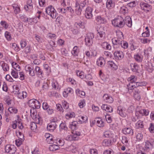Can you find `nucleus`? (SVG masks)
<instances>
[{
	"mask_svg": "<svg viewBox=\"0 0 154 154\" xmlns=\"http://www.w3.org/2000/svg\"><path fill=\"white\" fill-rule=\"evenodd\" d=\"M124 20L123 17L120 16H119L112 20V24L114 26L122 28L124 26Z\"/></svg>",
	"mask_w": 154,
	"mask_h": 154,
	"instance_id": "f257e3e1",
	"label": "nucleus"
},
{
	"mask_svg": "<svg viewBox=\"0 0 154 154\" xmlns=\"http://www.w3.org/2000/svg\"><path fill=\"white\" fill-rule=\"evenodd\" d=\"M47 14L52 18L55 19L57 15V14L54 8L51 5L48 6L46 8Z\"/></svg>",
	"mask_w": 154,
	"mask_h": 154,
	"instance_id": "f03ea898",
	"label": "nucleus"
},
{
	"mask_svg": "<svg viewBox=\"0 0 154 154\" xmlns=\"http://www.w3.org/2000/svg\"><path fill=\"white\" fill-rule=\"evenodd\" d=\"M118 38H114L112 39V42L113 45H120L122 40L123 39V35L121 31L117 32Z\"/></svg>",
	"mask_w": 154,
	"mask_h": 154,
	"instance_id": "7ed1b4c3",
	"label": "nucleus"
},
{
	"mask_svg": "<svg viewBox=\"0 0 154 154\" xmlns=\"http://www.w3.org/2000/svg\"><path fill=\"white\" fill-rule=\"evenodd\" d=\"M94 37V34L90 32L88 33L85 38L86 45L88 46L91 45L93 43V39Z\"/></svg>",
	"mask_w": 154,
	"mask_h": 154,
	"instance_id": "20e7f679",
	"label": "nucleus"
},
{
	"mask_svg": "<svg viewBox=\"0 0 154 154\" xmlns=\"http://www.w3.org/2000/svg\"><path fill=\"white\" fill-rule=\"evenodd\" d=\"M128 80L129 81L130 83L127 85V87L128 89L132 90L134 89L135 85L133 83L136 82L137 80V78L134 75H132L128 79Z\"/></svg>",
	"mask_w": 154,
	"mask_h": 154,
	"instance_id": "39448f33",
	"label": "nucleus"
},
{
	"mask_svg": "<svg viewBox=\"0 0 154 154\" xmlns=\"http://www.w3.org/2000/svg\"><path fill=\"white\" fill-rule=\"evenodd\" d=\"M154 144V140L152 139H149L145 141L144 147L146 150L151 149L153 148Z\"/></svg>",
	"mask_w": 154,
	"mask_h": 154,
	"instance_id": "423d86ee",
	"label": "nucleus"
},
{
	"mask_svg": "<svg viewBox=\"0 0 154 154\" xmlns=\"http://www.w3.org/2000/svg\"><path fill=\"white\" fill-rule=\"evenodd\" d=\"M5 149L6 152L9 154H14L16 151V147L13 145H7Z\"/></svg>",
	"mask_w": 154,
	"mask_h": 154,
	"instance_id": "0eeeda50",
	"label": "nucleus"
},
{
	"mask_svg": "<svg viewBox=\"0 0 154 154\" xmlns=\"http://www.w3.org/2000/svg\"><path fill=\"white\" fill-rule=\"evenodd\" d=\"M25 69L26 72L29 73L30 76H33L35 75V71L33 66L29 65H26L25 66Z\"/></svg>",
	"mask_w": 154,
	"mask_h": 154,
	"instance_id": "6e6552de",
	"label": "nucleus"
},
{
	"mask_svg": "<svg viewBox=\"0 0 154 154\" xmlns=\"http://www.w3.org/2000/svg\"><path fill=\"white\" fill-rule=\"evenodd\" d=\"M140 7L142 9L146 11H149L152 9L151 5L144 2L140 3Z\"/></svg>",
	"mask_w": 154,
	"mask_h": 154,
	"instance_id": "1a4fd4ad",
	"label": "nucleus"
},
{
	"mask_svg": "<svg viewBox=\"0 0 154 154\" xmlns=\"http://www.w3.org/2000/svg\"><path fill=\"white\" fill-rule=\"evenodd\" d=\"M105 32L101 30L100 29L97 30V33L96 37V40L99 42V41L102 40L105 36Z\"/></svg>",
	"mask_w": 154,
	"mask_h": 154,
	"instance_id": "9d476101",
	"label": "nucleus"
},
{
	"mask_svg": "<svg viewBox=\"0 0 154 154\" xmlns=\"http://www.w3.org/2000/svg\"><path fill=\"white\" fill-rule=\"evenodd\" d=\"M92 9L90 7H88L85 11V16L88 19L91 18L93 17L92 14Z\"/></svg>",
	"mask_w": 154,
	"mask_h": 154,
	"instance_id": "9b49d317",
	"label": "nucleus"
},
{
	"mask_svg": "<svg viewBox=\"0 0 154 154\" xmlns=\"http://www.w3.org/2000/svg\"><path fill=\"white\" fill-rule=\"evenodd\" d=\"M115 59L116 60H121L124 57L123 53L120 51H117L114 53Z\"/></svg>",
	"mask_w": 154,
	"mask_h": 154,
	"instance_id": "f8f14e48",
	"label": "nucleus"
},
{
	"mask_svg": "<svg viewBox=\"0 0 154 154\" xmlns=\"http://www.w3.org/2000/svg\"><path fill=\"white\" fill-rule=\"evenodd\" d=\"M140 90L137 88H135L134 89L133 91V96L137 100H139L140 99Z\"/></svg>",
	"mask_w": 154,
	"mask_h": 154,
	"instance_id": "ddd939ff",
	"label": "nucleus"
},
{
	"mask_svg": "<svg viewBox=\"0 0 154 154\" xmlns=\"http://www.w3.org/2000/svg\"><path fill=\"white\" fill-rule=\"evenodd\" d=\"M124 25L125 24L129 27H131L132 25L131 18L129 16H126L123 21Z\"/></svg>",
	"mask_w": 154,
	"mask_h": 154,
	"instance_id": "4468645a",
	"label": "nucleus"
},
{
	"mask_svg": "<svg viewBox=\"0 0 154 154\" xmlns=\"http://www.w3.org/2000/svg\"><path fill=\"white\" fill-rule=\"evenodd\" d=\"M56 125L55 121H52L51 123L48 125L47 128L48 130L51 132H52L56 128Z\"/></svg>",
	"mask_w": 154,
	"mask_h": 154,
	"instance_id": "2eb2a0df",
	"label": "nucleus"
},
{
	"mask_svg": "<svg viewBox=\"0 0 154 154\" xmlns=\"http://www.w3.org/2000/svg\"><path fill=\"white\" fill-rule=\"evenodd\" d=\"M103 100L106 103H112L113 101V98L109 96L108 94H105L103 96Z\"/></svg>",
	"mask_w": 154,
	"mask_h": 154,
	"instance_id": "dca6fc26",
	"label": "nucleus"
},
{
	"mask_svg": "<svg viewBox=\"0 0 154 154\" xmlns=\"http://www.w3.org/2000/svg\"><path fill=\"white\" fill-rule=\"evenodd\" d=\"M125 111V109L121 106L118 107L117 112L121 116L124 117L126 116V114Z\"/></svg>",
	"mask_w": 154,
	"mask_h": 154,
	"instance_id": "f3484780",
	"label": "nucleus"
},
{
	"mask_svg": "<svg viewBox=\"0 0 154 154\" xmlns=\"http://www.w3.org/2000/svg\"><path fill=\"white\" fill-rule=\"evenodd\" d=\"M102 109L107 112H111L113 111V109L112 107L106 104H103L101 106Z\"/></svg>",
	"mask_w": 154,
	"mask_h": 154,
	"instance_id": "a211bd4d",
	"label": "nucleus"
},
{
	"mask_svg": "<svg viewBox=\"0 0 154 154\" xmlns=\"http://www.w3.org/2000/svg\"><path fill=\"white\" fill-rule=\"evenodd\" d=\"M149 111L148 110L143 109L140 110L138 112H137L136 113V115L137 116L138 115L140 114L142 116H147L149 115Z\"/></svg>",
	"mask_w": 154,
	"mask_h": 154,
	"instance_id": "6ab92c4d",
	"label": "nucleus"
},
{
	"mask_svg": "<svg viewBox=\"0 0 154 154\" xmlns=\"http://www.w3.org/2000/svg\"><path fill=\"white\" fill-rule=\"evenodd\" d=\"M74 27L79 29L80 28L84 29L85 27L84 22L80 21L79 22H76L74 24Z\"/></svg>",
	"mask_w": 154,
	"mask_h": 154,
	"instance_id": "aec40b11",
	"label": "nucleus"
},
{
	"mask_svg": "<svg viewBox=\"0 0 154 154\" xmlns=\"http://www.w3.org/2000/svg\"><path fill=\"white\" fill-rule=\"evenodd\" d=\"M95 19L98 24L104 23L106 22V20L105 18L100 16L96 17Z\"/></svg>",
	"mask_w": 154,
	"mask_h": 154,
	"instance_id": "412c9836",
	"label": "nucleus"
},
{
	"mask_svg": "<svg viewBox=\"0 0 154 154\" xmlns=\"http://www.w3.org/2000/svg\"><path fill=\"white\" fill-rule=\"evenodd\" d=\"M16 121V123H17V127L20 130H21L22 131H24V127L23 125V123L21 121V119H18Z\"/></svg>",
	"mask_w": 154,
	"mask_h": 154,
	"instance_id": "4be33fe9",
	"label": "nucleus"
},
{
	"mask_svg": "<svg viewBox=\"0 0 154 154\" xmlns=\"http://www.w3.org/2000/svg\"><path fill=\"white\" fill-rule=\"evenodd\" d=\"M35 73H36L37 75L41 78L43 76V72L40 67L36 66L35 68Z\"/></svg>",
	"mask_w": 154,
	"mask_h": 154,
	"instance_id": "5701e85b",
	"label": "nucleus"
},
{
	"mask_svg": "<svg viewBox=\"0 0 154 154\" xmlns=\"http://www.w3.org/2000/svg\"><path fill=\"white\" fill-rule=\"evenodd\" d=\"M106 6L108 9H111L114 7L115 4L112 0H107Z\"/></svg>",
	"mask_w": 154,
	"mask_h": 154,
	"instance_id": "b1692460",
	"label": "nucleus"
},
{
	"mask_svg": "<svg viewBox=\"0 0 154 154\" xmlns=\"http://www.w3.org/2000/svg\"><path fill=\"white\" fill-rule=\"evenodd\" d=\"M123 133L125 134H133V131L130 128H125L122 130Z\"/></svg>",
	"mask_w": 154,
	"mask_h": 154,
	"instance_id": "393cba45",
	"label": "nucleus"
},
{
	"mask_svg": "<svg viewBox=\"0 0 154 154\" xmlns=\"http://www.w3.org/2000/svg\"><path fill=\"white\" fill-rule=\"evenodd\" d=\"M0 66H1L4 71H7L9 70V66L8 65L5 63L4 61L0 62Z\"/></svg>",
	"mask_w": 154,
	"mask_h": 154,
	"instance_id": "a878e982",
	"label": "nucleus"
},
{
	"mask_svg": "<svg viewBox=\"0 0 154 154\" xmlns=\"http://www.w3.org/2000/svg\"><path fill=\"white\" fill-rule=\"evenodd\" d=\"M95 121H96V124L98 126L103 127L104 126V123L100 118L99 117L96 118Z\"/></svg>",
	"mask_w": 154,
	"mask_h": 154,
	"instance_id": "bb28decb",
	"label": "nucleus"
},
{
	"mask_svg": "<svg viewBox=\"0 0 154 154\" xmlns=\"http://www.w3.org/2000/svg\"><path fill=\"white\" fill-rule=\"evenodd\" d=\"M97 64L99 66L103 67L105 63V60L102 57H100L97 61Z\"/></svg>",
	"mask_w": 154,
	"mask_h": 154,
	"instance_id": "cd10ccee",
	"label": "nucleus"
},
{
	"mask_svg": "<svg viewBox=\"0 0 154 154\" xmlns=\"http://www.w3.org/2000/svg\"><path fill=\"white\" fill-rule=\"evenodd\" d=\"M76 14L78 15H80L81 14L82 8L80 7L79 3H77L75 6Z\"/></svg>",
	"mask_w": 154,
	"mask_h": 154,
	"instance_id": "c85d7f7f",
	"label": "nucleus"
},
{
	"mask_svg": "<svg viewBox=\"0 0 154 154\" xmlns=\"http://www.w3.org/2000/svg\"><path fill=\"white\" fill-rule=\"evenodd\" d=\"M76 145L75 143H72L68 148L69 150L73 153H75L77 151Z\"/></svg>",
	"mask_w": 154,
	"mask_h": 154,
	"instance_id": "c756f323",
	"label": "nucleus"
},
{
	"mask_svg": "<svg viewBox=\"0 0 154 154\" xmlns=\"http://www.w3.org/2000/svg\"><path fill=\"white\" fill-rule=\"evenodd\" d=\"M79 52V49L78 47L76 46H74L72 51V54L74 55V56H77Z\"/></svg>",
	"mask_w": 154,
	"mask_h": 154,
	"instance_id": "7c9ffc66",
	"label": "nucleus"
},
{
	"mask_svg": "<svg viewBox=\"0 0 154 154\" xmlns=\"http://www.w3.org/2000/svg\"><path fill=\"white\" fill-rule=\"evenodd\" d=\"M102 47L104 49L110 50L111 48V46L106 42H104L101 44Z\"/></svg>",
	"mask_w": 154,
	"mask_h": 154,
	"instance_id": "2f4dec72",
	"label": "nucleus"
},
{
	"mask_svg": "<svg viewBox=\"0 0 154 154\" xmlns=\"http://www.w3.org/2000/svg\"><path fill=\"white\" fill-rule=\"evenodd\" d=\"M59 149V147L58 145L56 144H54L50 145L49 147V149L52 151H54L58 150Z\"/></svg>",
	"mask_w": 154,
	"mask_h": 154,
	"instance_id": "473e14b6",
	"label": "nucleus"
},
{
	"mask_svg": "<svg viewBox=\"0 0 154 154\" xmlns=\"http://www.w3.org/2000/svg\"><path fill=\"white\" fill-rule=\"evenodd\" d=\"M27 95V93L25 91H23L22 93L19 92L17 95V96L20 99H23L26 97Z\"/></svg>",
	"mask_w": 154,
	"mask_h": 154,
	"instance_id": "72a5a7b5",
	"label": "nucleus"
},
{
	"mask_svg": "<svg viewBox=\"0 0 154 154\" xmlns=\"http://www.w3.org/2000/svg\"><path fill=\"white\" fill-rule=\"evenodd\" d=\"M35 99H32L29 100L28 102V104L29 107L35 109Z\"/></svg>",
	"mask_w": 154,
	"mask_h": 154,
	"instance_id": "f704fd0d",
	"label": "nucleus"
},
{
	"mask_svg": "<svg viewBox=\"0 0 154 154\" xmlns=\"http://www.w3.org/2000/svg\"><path fill=\"white\" fill-rule=\"evenodd\" d=\"M75 135L73 134L68 135L66 138V139L68 141H73L77 140V137H75Z\"/></svg>",
	"mask_w": 154,
	"mask_h": 154,
	"instance_id": "c9c22d12",
	"label": "nucleus"
},
{
	"mask_svg": "<svg viewBox=\"0 0 154 154\" xmlns=\"http://www.w3.org/2000/svg\"><path fill=\"white\" fill-rule=\"evenodd\" d=\"M108 64L114 70H116L118 68L117 66L112 61L108 62Z\"/></svg>",
	"mask_w": 154,
	"mask_h": 154,
	"instance_id": "e433bc0d",
	"label": "nucleus"
},
{
	"mask_svg": "<svg viewBox=\"0 0 154 154\" xmlns=\"http://www.w3.org/2000/svg\"><path fill=\"white\" fill-rule=\"evenodd\" d=\"M112 141L110 140H104L102 143L103 145L104 146H109L111 145Z\"/></svg>",
	"mask_w": 154,
	"mask_h": 154,
	"instance_id": "4c0bfd02",
	"label": "nucleus"
},
{
	"mask_svg": "<svg viewBox=\"0 0 154 154\" xmlns=\"http://www.w3.org/2000/svg\"><path fill=\"white\" fill-rule=\"evenodd\" d=\"M8 111L10 114H16L18 110L14 107H11L8 108Z\"/></svg>",
	"mask_w": 154,
	"mask_h": 154,
	"instance_id": "58836bf2",
	"label": "nucleus"
},
{
	"mask_svg": "<svg viewBox=\"0 0 154 154\" xmlns=\"http://www.w3.org/2000/svg\"><path fill=\"white\" fill-rule=\"evenodd\" d=\"M77 124V122L76 121H73L70 124L69 127L73 131L76 129Z\"/></svg>",
	"mask_w": 154,
	"mask_h": 154,
	"instance_id": "ea45409f",
	"label": "nucleus"
},
{
	"mask_svg": "<svg viewBox=\"0 0 154 154\" xmlns=\"http://www.w3.org/2000/svg\"><path fill=\"white\" fill-rule=\"evenodd\" d=\"M12 66L17 71H19L20 70V66L16 63L13 62L12 63Z\"/></svg>",
	"mask_w": 154,
	"mask_h": 154,
	"instance_id": "a19ab883",
	"label": "nucleus"
},
{
	"mask_svg": "<svg viewBox=\"0 0 154 154\" xmlns=\"http://www.w3.org/2000/svg\"><path fill=\"white\" fill-rule=\"evenodd\" d=\"M76 72L77 76H79L81 79H83L85 78V75L83 72H80L79 71H78Z\"/></svg>",
	"mask_w": 154,
	"mask_h": 154,
	"instance_id": "79ce46f5",
	"label": "nucleus"
},
{
	"mask_svg": "<svg viewBox=\"0 0 154 154\" xmlns=\"http://www.w3.org/2000/svg\"><path fill=\"white\" fill-rule=\"evenodd\" d=\"M120 11L124 14H126L128 13V9L125 6H122L120 8Z\"/></svg>",
	"mask_w": 154,
	"mask_h": 154,
	"instance_id": "37998d69",
	"label": "nucleus"
},
{
	"mask_svg": "<svg viewBox=\"0 0 154 154\" xmlns=\"http://www.w3.org/2000/svg\"><path fill=\"white\" fill-rule=\"evenodd\" d=\"M134 58L135 60L138 62H140L142 60V57L138 54L134 55Z\"/></svg>",
	"mask_w": 154,
	"mask_h": 154,
	"instance_id": "c03bdc74",
	"label": "nucleus"
},
{
	"mask_svg": "<svg viewBox=\"0 0 154 154\" xmlns=\"http://www.w3.org/2000/svg\"><path fill=\"white\" fill-rule=\"evenodd\" d=\"M120 45H121L124 48L126 49L128 47V44L127 42L122 40Z\"/></svg>",
	"mask_w": 154,
	"mask_h": 154,
	"instance_id": "a18cd8bd",
	"label": "nucleus"
},
{
	"mask_svg": "<svg viewBox=\"0 0 154 154\" xmlns=\"http://www.w3.org/2000/svg\"><path fill=\"white\" fill-rule=\"evenodd\" d=\"M13 90L12 93L14 94H18L19 92V88L16 86L14 85L13 86Z\"/></svg>",
	"mask_w": 154,
	"mask_h": 154,
	"instance_id": "49530a36",
	"label": "nucleus"
},
{
	"mask_svg": "<svg viewBox=\"0 0 154 154\" xmlns=\"http://www.w3.org/2000/svg\"><path fill=\"white\" fill-rule=\"evenodd\" d=\"M42 88L43 90L48 89L49 87V85L47 82L42 81Z\"/></svg>",
	"mask_w": 154,
	"mask_h": 154,
	"instance_id": "de8ad7c7",
	"label": "nucleus"
},
{
	"mask_svg": "<svg viewBox=\"0 0 154 154\" xmlns=\"http://www.w3.org/2000/svg\"><path fill=\"white\" fill-rule=\"evenodd\" d=\"M52 86L53 88L55 89H57L59 87L58 84L56 80H53L52 83Z\"/></svg>",
	"mask_w": 154,
	"mask_h": 154,
	"instance_id": "09e8293b",
	"label": "nucleus"
},
{
	"mask_svg": "<svg viewBox=\"0 0 154 154\" xmlns=\"http://www.w3.org/2000/svg\"><path fill=\"white\" fill-rule=\"evenodd\" d=\"M122 142L123 144H125L126 146H128V141L126 137L125 136L122 137Z\"/></svg>",
	"mask_w": 154,
	"mask_h": 154,
	"instance_id": "8fccbe9b",
	"label": "nucleus"
},
{
	"mask_svg": "<svg viewBox=\"0 0 154 154\" xmlns=\"http://www.w3.org/2000/svg\"><path fill=\"white\" fill-rule=\"evenodd\" d=\"M76 93L80 97L84 96L85 94V93L84 92L81 91H80L79 89L76 90Z\"/></svg>",
	"mask_w": 154,
	"mask_h": 154,
	"instance_id": "3c124183",
	"label": "nucleus"
},
{
	"mask_svg": "<svg viewBox=\"0 0 154 154\" xmlns=\"http://www.w3.org/2000/svg\"><path fill=\"white\" fill-rule=\"evenodd\" d=\"M86 0H80L79 1L80 4H79V5L80 8H82L85 6L86 4Z\"/></svg>",
	"mask_w": 154,
	"mask_h": 154,
	"instance_id": "603ef678",
	"label": "nucleus"
},
{
	"mask_svg": "<svg viewBox=\"0 0 154 154\" xmlns=\"http://www.w3.org/2000/svg\"><path fill=\"white\" fill-rule=\"evenodd\" d=\"M30 128L32 130H35L37 128V125L34 122H31L30 124Z\"/></svg>",
	"mask_w": 154,
	"mask_h": 154,
	"instance_id": "864d4df0",
	"label": "nucleus"
},
{
	"mask_svg": "<svg viewBox=\"0 0 154 154\" xmlns=\"http://www.w3.org/2000/svg\"><path fill=\"white\" fill-rule=\"evenodd\" d=\"M46 141L48 143H53L54 139L52 136H50V137H49V138L46 139Z\"/></svg>",
	"mask_w": 154,
	"mask_h": 154,
	"instance_id": "5fc2aeb1",
	"label": "nucleus"
},
{
	"mask_svg": "<svg viewBox=\"0 0 154 154\" xmlns=\"http://www.w3.org/2000/svg\"><path fill=\"white\" fill-rule=\"evenodd\" d=\"M11 74L14 78H17L18 77V72L16 71L13 70L11 72Z\"/></svg>",
	"mask_w": 154,
	"mask_h": 154,
	"instance_id": "6e6d98bb",
	"label": "nucleus"
},
{
	"mask_svg": "<svg viewBox=\"0 0 154 154\" xmlns=\"http://www.w3.org/2000/svg\"><path fill=\"white\" fill-rule=\"evenodd\" d=\"M0 24L5 29H7L8 27V24L5 21H1Z\"/></svg>",
	"mask_w": 154,
	"mask_h": 154,
	"instance_id": "4d7b16f0",
	"label": "nucleus"
},
{
	"mask_svg": "<svg viewBox=\"0 0 154 154\" xmlns=\"http://www.w3.org/2000/svg\"><path fill=\"white\" fill-rule=\"evenodd\" d=\"M20 18L23 20V21L24 22H28L29 19L28 18L26 17V16L25 15H20Z\"/></svg>",
	"mask_w": 154,
	"mask_h": 154,
	"instance_id": "13d9d810",
	"label": "nucleus"
},
{
	"mask_svg": "<svg viewBox=\"0 0 154 154\" xmlns=\"http://www.w3.org/2000/svg\"><path fill=\"white\" fill-rule=\"evenodd\" d=\"M137 126L139 128H143V122L140 120L138 121L137 124Z\"/></svg>",
	"mask_w": 154,
	"mask_h": 154,
	"instance_id": "bf43d9fd",
	"label": "nucleus"
},
{
	"mask_svg": "<svg viewBox=\"0 0 154 154\" xmlns=\"http://www.w3.org/2000/svg\"><path fill=\"white\" fill-rule=\"evenodd\" d=\"M56 106L57 110L60 111V112H63V109L60 104H57Z\"/></svg>",
	"mask_w": 154,
	"mask_h": 154,
	"instance_id": "052dcab7",
	"label": "nucleus"
},
{
	"mask_svg": "<svg viewBox=\"0 0 154 154\" xmlns=\"http://www.w3.org/2000/svg\"><path fill=\"white\" fill-rule=\"evenodd\" d=\"M81 118L82 120L79 119V122H81V123L85 122L88 119V117L86 116H82Z\"/></svg>",
	"mask_w": 154,
	"mask_h": 154,
	"instance_id": "680f3d73",
	"label": "nucleus"
},
{
	"mask_svg": "<svg viewBox=\"0 0 154 154\" xmlns=\"http://www.w3.org/2000/svg\"><path fill=\"white\" fill-rule=\"evenodd\" d=\"M15 144L17 146H19L22 144L23 141L18 139L15 140Z\"/></svg>",
	"mask_w": 154,
	"mask_h": 154,
	"instance_id": "e2e57ef3",
	"label": "nucleus"
},
{
	"mask_svg": "<svg viewBox=\"0 0 154 154\" xmlns=\"http://www.w3.org/2000/svg\"><path fill=\"white\" fill-rule=\"evenodd\" d=\"M128 4V6L130 7H133L136 6V2L135 1L129 2Z\"/></svg>",
	"mask_w": 154,
	"mask_h": 154,
	"instance_id": "0e129e2a",
	"label": "nucleus"
},
{
	"mask_svg": "<svg viewBox=\"0 0 154 154\" xmlns=\"http://www.w3.org/2000/svg\"><path fill=\"white\" fill-rule=\"evenodd\" d=\"M19 79L21 80H23L25 79V75L24 73L22 72H19Z\"/></svg>",
	"mask_w": 154,
	"mask_h": 154,
	"instance_id": "69168bd1",
	"label": "nucleus"
},
{
	"mask_svg": "<svg viewBox=\"0 0 154 154\" xmlns=\"http://www.w3.org/2000/svg\"><path fill=\"white\" fill-rule=\"evenodd\" d=\"M14 9V12L16 14H18L20 11V9L19 7H13Z\"/></svg>",
	"mask_w": 154,
	"mask_h": 154,
	"instance_id": "338daca9",
	"label": "nucleus"
},
{
	"mask_svg": "<svg viewBox=\"0 0 154 154\" xmlns=\"http://www.w3.org/2000/svg\"><path fill=\"white\" fill-rule=\"evenodd\" d=\"M149 130L151 133H154V125L152 123H150V126L149 128Z\"/></svg>",
	"mask_w": 154,
	"mask_h": 154,
	"instance_id": "774afa93",
	"label": "nucleus"
}]
</instances>
